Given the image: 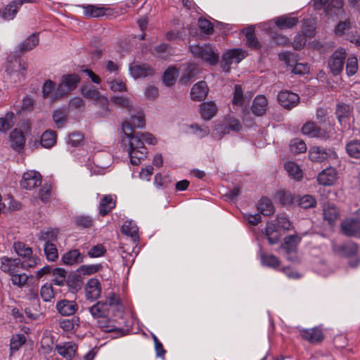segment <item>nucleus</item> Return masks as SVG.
Segmentation results:
<instances>
[{
	"mask_svg": "<svg viewBox=\"0 0 360 360\" xmlns=\"http://www.w3.org/2000/svg\"><path fill=\"white\" fill-rule=\"evenodd\" d=\"M110 99L114 104L126 108L130 114V120L122 122L124 136L122 144L127 148L131 163L138 165L146 158L148 153L144 143L155 145L157 143L156 139L150 133L136 132L134 130V128H143L145 126L144 114L141 110H135L128 98L114 96Z\"/></svg>",
	"mask_w": 360,
	"mask_h": 360,
	"instance_id": "1",
	"label": "nucleus"
},
{
	"mask_svg": "<svg viewBox=\"0 0 360 360\" xmlns=\"http://www.w3.org/2000/svg\"><path fill=\"white\" fill-rule=\"evenodd\" d=\"M189 49L195 58H200L211 65H214L219 62V54L215 52L210 44L191 45Z\"/></svg>",
	"mask_w": 360,
	"mask_h": 360,
	"instance_id": "2",
	"label": "nucleus"
},
{
	"mask_svg": "<svg viewBox=\"0 0 360 360\" xmlns=\"http://www.w3.org/2000/svg\"><path fill=\"white\" fill-rule=\"evenodd\" d=\"M80 82V77L75 74L63 75L56 87V92L53 95L54 98H62L74 91Z\"/></svg>",
	"mask_w": 360,
	"mask_h": 360,
	"instance_id": "3",
	"label": "nucleus"
},
{
	"mask_svg": "<svg viewBox=\"0 0 360 360\" xmlns=\"http://www.w3.org/2000/svg\"><path fill=\"white\" fill-rule=\"evenodd\" d=\"M309 158L312 162L321 163L337 160L338 156L333 148L314 146L309 150Z\"/></svg>",
	"mask_w": 360,
	"mask_h": 360,
	"instance_id": "4",
	"label": "nucleus"
},
{
	"mask_svg": "<svg viewBox=\"0 0 360 360\" xmlns=\"http://www.w3.org/2000/svg\"><path fill=\"white\" fill-rule=\"evenodd\" d=\"M246 56V51L241 49H231L225 51L222 55L221 63L223 71L229 72L231 65L239 63Z\"/></svg>",
	"mask_w": 360,
	"mask_h": 360,
	"instance_id": "5",
	"label": "nucleus"
},
{
	"mask_svg": "<svg viewBox=\"0 0 360 360\" xmlns=\"http://www.w3.org/2000/svg\"><path fill=\"white\" fill-rule=\"evenodd\" d=\"M13 248L15 253L24 259L22 262L29 269L35 267L40 262V259L33 255L32 249L25 243L15 242Z\"/></svg>",
	"mask_w": 360,
	"mask_h": 360,
	"instance_id": "6",
	"label": "nucleus"
},
{
	"mask_svg": "<svg viewBox=\"0 0 360 360\" xmlns=\"http://www.w3.org/2000/svg\"><path fill=\"white\" fill-rule=\"evenodd\" d=\"M278 58L283 61L288 66L292 68V72L295 75H302L309 71L307 63H295V56L292 53L283 52L279 53Z\"/></svg>",
	"mask_w": 360,
	"mask_h": 360,
	"instance_id": "7",
	"label": "nucleus"
},
{
	"mask_svg": "<svg viewBox=\"0 0 360 360\" xmlns=\"http://www.w3.org/2000/svg\"><path fill=\"white\" fill-rule=\"evenodd\" d=\"M347 53L345 49H336L328 60V67L334 76L340 75L343 70Z\"/></svg>",
	"mask_w": 360,
	"mask_h": 360,
	"instance_id": "8",
	"label": "nucleus"
},
{
	"mask_svg": "<svg viewBox=\"0 0 360 360\" xmlns=\"http://www.w3.org/2000/svg\"><path fill=\"white\" fill-rule=\"evenodd\" d=\"M0 261V269L9 274L11 276L18 272H20V269H30L19 258H11L5 256L1 257Z\"/></svg>",
	"mask_w": 360,
	"mask_h": 360,
	"instance_id": "9",
	"label": "nucleus"
},
{
	"mask_svg": "<svg viewBox=\"0 0 360 360\" xmlns=\"http://www.w3.org/2000/svg\"><path fill=\"white\" fill-rule=\"evenodd\" d=\"M27 68L25 63H22L20 60L15 58L8 63L6 71L15 82H20L25 78Z\"/></svg>",
	"mask_w": 360,
	"mask_h": 360,
	"instance_id": "10",
	"label": "nucleus"
},
{
	"mask_svg": "<svg viewBox=\"0 0 360 360\" xmlns=\"http://www.w3.org/2000/svg\"><path fill=\"white\" fill-rule=\"evenodd\" d=\"M302 133L309 138H318L321 140H328L330 133L326 129L321 128L314 122H307L302 127Z\"/></svg>",
	"mask_w": 360,
	"mask_h": 360,
	"instance_id": "11",
	"label": "nucleus"
},
{
	"mask_svg": "<svg viewBox=\"0 0 360 360\" xmlns=\"http://www.w3.org/2000/svg\"><path fill=\"white\" fill-rule=\"evenodd\" d=\"M341 230L347 236H359L360 235V217L355 216L346 218L341 223Z\"/></svg>",
	"mask_w": 360,
	"mask_h": 360,
	"instance_id": "12",
	"label": "nucleus"
},
{
	"mask_svg": "<svg viewBox=\"0 0 360 360\" xmlns=\"http://www.w3.org/2000/svg\"><path fill=\"white\" fill-rule=\"evenodd\" d=\"M257 209L260 213L255 214H247L245 217L248 220V222L253 226H256L262 221L261 214L264 217L270 216V200L268 198H262L259 201Z\"/></svg>",
	"mask_w": 360,
	"mask_h": 360,
	"instance_id": "13",
	"label": "nucleus"
},
{
	"mask_svg": "<svg viewBox=\"0 0 360 360\" xmlns=\"http://www.w3.org/2000/svg\"><path fill=\"white\" fill-rule=\"evenodd\" d=\"M278 103L286 110H291L297 105L300 102L299 96L290 91H281L277 96Z\"/></svg>",
	"mask_w": 360,
	"mask_h": 360,
	"instance_id": "14",
	"label": "nucleus"
},
{
	"mask_svg": "<svg viewBox=\"0 0 360 360\" xmlns=\"http://www.w3.org/2000/svg\"><path fill=\"white\" fill-rule=\"evenodd\" d=\"M41 184V174L35 171L25 172L20 181V186L22 188L32 190L39 186Z\"/></svg>",
	"mask_w": 360,
	"mask_h": 360,
	"instance_id": "15",
	"label": "nucleus"
},
{
	"mask_svg": "<svg viewBox=\"0 0 360 360\" xmlns=\"http://www.w3.org/2000/svg\"><path fill=\"white\" fill-rule=\"evenodd\" d=\"M306 233H303L302 236L298 234L289 235L284 238L283 243L281 245V248L285 252L290 255L291 253H296L297 248L302 241V236H305Z\"/></svg>",
	"mask_w": 360,
	"mask_h": 360,
	"instance_id": "16",
	"label": "nucleus"
},
{
	"mask_svg": "<svg viewBox=\"0 0 360 360\" xmlns=\"http://www.w3.org/2000/svg\"><path fill=\"white\" fill-rule=\"evenodd\" d=\"M29 2H31V0H14L11 1L10 4L6 5L1 12V17L5 20H13L15 17L20 7L24 3Z\"/></svg>",
	"mask_w": 360,
	"mask_h": 360,
	"instance_id": "17",
	"label": "nucleus"
},
{
	"mask_svg": "<svg viewBox=\"0 0 360 360\" xmlns=\"http://www.w3.org/2000/svg\"><path fill=\"white\" fill-rule=\"evenodd\" d=\"M338 179V172L335 168L329 167L322 170L317 176L319 184L323 186H332Z\"/></svg>",
	"mask_w": 360,
	"mask_h": 360,
	"instance_id": "18",
	"label": "nucleus"
},
{
	"mask_svg": "<svg viewBox=\"0 0 360 360\" xmlns=\"http://www.w3.org/2000/svg\"><path fill=\"white\" fill-rule=\"evenodd\" d=\"M101 292V287L99 281L96 278L89 279L85 285V297L88 300H97Z\"/></svg>",
	"mask_w": 360,
	"mask_h": 360,
	"instance_id": "19",
	"label": "nucleus"
},
{
	"mask_svg": "<svg viewBox=\"0 0 360 360\" xmlns=\"http://www.w3.org/2000/svg\"><path fill=\"white\" fill-rule=\"evenodd\" d=\"M300 336L302 339L309 342L311 344L321 342L324 339V335L321 329L317 327L310 329H303L300 331Z\"/></svg>",
	"mask_w": 360,
	"mask_h": 360,
	"instance_id": "20",
	"label": "nucleus"
},
{
	"mask_svg": "<svg viewBox=\"0 0 360 360\" xmlns=\"http://www.w3.org/2000/svg\"><path fill=\"white\" fill-rule=\"evenodd\" d=\"M59 314L63 316H71L78 309V305L73 300H62L58 301L56 305Z\"/></svg>",
	"mask_w": 360,
	"mask_h": 360,
	"instance_id": "21",
	"label": "nucleus"
},
{
	"mask_svg": "<svg viewBox=\"0 0 360 360\" xmlns=\"http://www.w3.org/2000/svg\"><path fill=\"white\" fill-rule=\"evenodd\" d=\"M129 72L131 76L135 78L146 77L153 73V69L146 64L133 63L129 66Z\"/></svg>",
	"mask_w": 360,
	"mask_h": 360,
	"instance_id": "22",
	"label": "nucleus"
},
{
	"mask_svg": "<svg viewBox=\"0 0 360 360\" xmlns=\"http://www.w3.org/2000/svg\"><path fill=\"white\" fill-rule=\"evenodd\" d=\"M77 346L72 342H63L56 346V349L59 355L71 360L75 355Z\"/></svg>",
	"mask_w": 360,
	"mask_h": 360,
	"instance_id": "23",
	"label": "nucleus"
},
{
	"mask_svg": "<svg viewBox=\"0 0 360 360\" xmlns=\"http://www.w3.org/2000/svg\"><path fill=\"white\" fill-rule=\"evenodd\" d=\"M333 250L340 256L350 257L356 255L358 247L355 243L349 241L344 244L334 246Z\"/></svg>",
	"mask_w": 360,
	"mask_h": 360,
	"instance_id": "24",
	"label": "nucleus"
},
{
	"mask_svg": "<svg viewBox=\"0 0 360 360\" xmlns=\"http://www.w3.org/2000/svg\"><path fill=\"white\" fill-rule=\"evenodd\" d=\"M295 198L289 191L281 189L274 195V201L283 207H289L294 203Z\"/></svg>",
	"mask_w": 360,
	"mask_h": 360,
	"instance_id": "25",
	"label": "nucleus"
},
{
	"mask_svg": "<svg viewBox=\"0 0 360 360\" xmlns=\"http://www.w3.org/2000/svg\"><path fill=\"white\" fill-rule=\"evenodd\" d=\"M208 93V86L204 81H200L193 86L191 96L193 100L200 101L204 100Z\"/></svg>",
	"mask_w": 360,
	"mask_h": 360,
	"instance_id": "26",
	"label": "nucleus"
},
{
	"mask_svg": "<svg viewBox=\"0 0 360 360\" xmlns=\"http://www.w3.org/2000/svg\"><path fill=\"white\" fill-rule=\"evenodd\" d=\"M96 326L105 333L115 331L120 328V325L117 324V321L110 319L109 315L96 321Z\"/></svg>",
	"mask_w": 360,
	"mask_h": 360,
	"instance_id": "27",
	"label": "nucleus"
},
{
	"mask_svg": "<svg viewBox=\"0 0 360 360\" xmlns=\"http://www.w3.org/2000/svg\"><path fill=\"white\" fill-rule=\"evenodd\" d=\"M89 311L92 317L98 321L109 315L110 311L107 308L106 304H103V302H97L96 304L89 307Z\"/></svg>",
	"mask_w": 360,
	"mask_h": 360,
	"instance_id": "28",
	"label": "nucleus"
},
{
	"mask_svg": "<svg viewBox=\"0 0 360 360\" xmlns=\"http://www.w3.org/2000/svg\"><path fill=\"white\" fill-rule=\"evenodd\" d=\"M58 229L46 228L40 231L38 238L44 244L54 243L58 240Z\"/></svg>",
	"mask_w": 360,
	"mask_h": 360,
	"instance_id": "29",
	"label": "nucleus"
},
{
	"mask_svg": "<svg viewBox=\"0 0 360 360\" xmlns=\"http://www.w3.org/2000/svg\"><path fill=\"white\" fill-rule=\"evenodd\" d=\"M292 229V224L285 215H278L271 223V233L280 231H289Z\"/></svg>",
	"mask_w": 360,
	"mask_h": 360,
	"instance_id": "30",
	"label": "nucleus"
},
{
	"mask_svg": "<svg viewBox=\"0 0 360 360\" xmlns=\"http://www.w3.org/2000/svg\"><path fill=\"white\" fill-rule=\"evenodd\" d=\"M10 142L11 147L18 152L21 151L25 146V137L22 132L18 129H14L10 135Z\"/></svg>",
	"mask_w": 360,
	"mask_h": 360,
	"instance_id": "31",
	"label": "nucleus"
},
{
	"mask_svg": "<svg viewBox=\"0 0 360 360\" xmlns=\"http://www.w3.org/2000/svg\"><path fill=\"white\" fill-rule=\"evenodd\" d=\"M84 256L77 250H71L62 256V261L66 265H74L83 262Z\"/></svg>",
	"mask_w": 360,
	"mask_h": 360,
	"instance_id": "32",
	"label": "nucleus"
},
{
	"mask_svg": "<svg viewBox=\"0 0 360 360\" xmlns=\"http://www.w3.org/2000/svg\"><path fill=\"white\" fill-rule=\"evenodd\" d=\"M274 20L276 25L281 30L292 28L294 26H295L299 22L297 18L290 17L288 15H282L280 17H277L274 18Z\"/></svg>",
	"mask_w": 360,
	"mask_h": 360,
	"instance_id": "33",
	"label": "nucleus"
},
{
	"mask_svg": "<svg viewBox=\"0 0 360 360\" xmlns=\"http://www.w3.org/2000/svg\"><path fill=\"white\" fill-rule=\"evenodd\" d=\"M266 106V98L263 96H257L253 101L251 110L256 116H261L265 113Z\"/></svg>",
	"mask_w": 360,
	"mask_h": 360,
	"instance_id": "34",
	"label": "nucleus"
},
{
	"mask_svg": "<svg viewBox=\"0 0 360 360\" xmlns=\"http://www.w3.org/2000/svg\"><path fill=\"white\" fill-rule=\"evenodd\" d=\"M314 36V30H307L302 34H297L292 41V47L295 50H301L304 48L307 42V37H313Z\"/></svg>",
	"mask_w": 360,
	"mask_h": 360,
	"instance_id": "35",
	"label": "nucleus"
},
{
	"mask_svg": "<svg viewBox=\"0 0 360 360\" xmlns=\"http://www.w3.org/2000/svg\"><path fill=\"white\" fill-rule=\"evenodd\" d=\"M200 107V112L202 117L207 120L212 119L217 111V105L212 101L203 103Z\"/></svg>",
	"mask_w": 360,
	"mask_h": 360,
	"instance_id": "36",
	"label": "nucleus"
},
{
	"mask_svg": "<svg viewBox=\"0 0 360 360\" xmlns=\"http://www.w3.org/2000/svg\"><path fill=\"white\" fill-rule=\"evenodd\" d=\"M56 87L55 82L51 79L46 80L42 86V97L45 99L49 98L52 103L60 100V98H53V95L56 92Z\"/></svg>",
	"mask_w": 360,
	"mask_h": 360,
	"instance_id": "37",
	"label": "nucleus"
},
{
	"mask_svg": "<svg viewBox=\"0 0 360 360\" xmlns=\"http://www.w3.org/2000/svg\"><path fill=\"white\" fill-rule=\"evenodd\" d=\"M115 207V200L112 195H105L100 202L99 212L102 216L106 215Z\"/></svg>",
	"mask_w": 360,
	"mask_h": 360,
	"instance_id": "38",
	"label": "nucleus"
},
{
	"mask_svg": "<svg viewBox=\"0 0 360 360\" xmlns=\"http://www.w3.org/2000/svg\"><path fill=\"white\" fill-rule=\"evenodd\" d=\"M284 168L288 175L295 180L300 181L302 178V171L295 162L288 161L285 163Z\"/></svg>",
	"mask_w": 360,
	"mask_h": 360,
	"instance_id": "39",
	"label": "nucleus"
},
{
	"mask_svg": "<svg viewBox=\"0 0 360 360\" xmlns=\"http://www.w3.org/2000/svg\"><path fill=\"white\" fill-rule=\"evenodd\" d=\"M94 104L101 108L97 112L101 117H107L110 115L109 101L105 96L101 95L100 98L94 102Z\"/></svg>",
	"mask_w": 360,
	"mask_h": 360,
	"instance_id": "40",
	"label": "nucleus"
},
{
	"mask_svg": "<svg viewBox=\"0 0 360 360\" xmlns=\"http://www.w3.org/2000/svg\"><path fill=\"white\" fill-rule=\"evenodd\" d=\"M103 303L106 304L107 308L109 309L110 311L116 310L121 312L123 311V307L120 303L119 296L115 293L109 294L105 302H103Z\"/></svg>",
	"mask_w": 360,
	"mask_h": 360,
	"instance_id": "41",
	"label": "nucleus"
},
{
	"mask_svg": "<svg viewBox=\"0 0 360 360\" xmlns=\"http://www.w3.org/2000/svg\"><path fill=\"white\" fill-rule=\"evenodd\" d=\"M339 217L338 208L333 204H328L323 208L324 219L328 221V224H333Z\"/></svg>",
	"mask_w": 360,
	"mask_h": 360,
	"instance_id": "42",
	"label": "nucleus"
},
{
	"mask_svg": "<svg viewBox=\"0 0 360 360\" xmlns=\"http://www.w3.org/2000/svg\"><path fill=\"white\" fill-rule=\"evenodd\" d=\"M60 327L65 332L75 333L79 326V319L73 317L70 319H63L59 322Z\"/></svg>",
	"mask_w": 360,
	"mask_h": 360,
	"instance_id": "43",
	"label": "nucleus"
},
{
	"mask_svg": "<svg viewBox=\"0 0 360 360\" xmlns=\"http://www.w3.org/2000/svg\"><path fill=\"white\" fill-rule=\"evenodd\" d=\"M56 134L53 130H46L41 137V144L44 148H50L56 143Z\"/></svg>",
	"mask_w": 360,
	"mask_h": 360,
	"instance_id": "44",
	"label": "nucleus"
},
{
	"mask_svg": "<svg viewBox=\"0 0 360 360\" xmlns=\"http://www.w3.org/2000/svg\"><path fill=\"white\" fill-rule=\"evenodd\" d=\"M347 155L353 158H360V141L353 139L349 141L345 146Z\"/></svg>",
	"mask_w": 360,
	"mask_h": 360,
	"instance_id": "45",
	"label": "nucleus"
},
{
	"mask_svg": "<svg viewBox=\"0 0 360 360\" xmlns=\"http://www.w3.org/2000/svg\"><path fill=\"white\" fill-rule=\"evenodd\" d=\"M246 37L247 45L252 49H258L260 47V44L255 36V27L250 26L243 30Z\"/></svg>",
	"mask_w": 360,
	"mask_h": 360,
	"instance_id": "46",
	"label": "nucleus"
},
{
	"mask_svg": "<svg viewBox=\"0 0 360 360\" xmlns=\"http://www.w3.org/2000/svg\"><path fill=\"white\" fill-rule=\"evenodd\" d=\"M39 44V37L37 34L29 36L18 48L20 51L26 52L33 49Z\"/></svg>",
	"mask_w": 360,
	"mask_h": 360,
	"instance_id": "47",
	"label": "nucleus"
},
{
	"mask_svg": "<svg viewBox=\"0 0 360 360\" xmlns=\"http://www.w3.org/2000/svg\"><path fill=\"white\" fill-rule=\"evenodd\" d=\"M80 93L84 98L90 99L94 102L98 99L101 96L96 89L90 85H84L81 86Z\"/></svg>",
	"mask_w": 360,
	"mask_h": 360,
	"instance_id": "48",
	"label": "nucleus"
},
{
	"mask_svg": "<svg viewBox=\"0 0 360 360\" xmlns=\"http://www.w3.org/2000/svg\"><path fill=\"white\" fill-rule=\"evenodd\" d=\"M106 9L104 7L88 5L84 6V14L89 18H98L105 14Z\"/></svg>",
	"mask_w": 360,
	"mask_h": 360,
	"instance_id": "49",
	"label": "nucleus"
},
{
	"mask_svg": "<svg viewBox=\"0 0 360 360\" xmlns=\"http://www.w3.org/2000/svg\"><path fill=\"white\" fill-rule=\"evenodd\" d=\"M179 73L176 68L174 67L168 68L163 74V82L168 86H172L178 77Z\"/></svg>",
	"mask_w": 360,
	"mask_h": 360,
	"instance_id": "50",
	"label": "nucleus"
},
{
	"mask_svg": "<svg viewBox=\"0 0 360 360\" xmlns=\"http://www.w3.org/2000/svg\"><path fill=\"white\" fill-rule=\"evenodd\" d=\"M122 232L127 236H131L134 240L139 238L138 227L135 223L131 221H126L122 226Z\"/></svg>",
	"mask_w": 360,
	"mask_h": 360,
	"instance_id": "51",
	"label": "nucleus"
},
{
	"mask_svg": "<svg viewBox=\"0 0 360 360\" xmlns=\"http://www.w3.org/2000/svg\"><path fill=\"white\" fill-rule=\"evenodd\" d=\"M335 115L340 124H342L350 115V106L345 103L338 104Z\"/></svg>",
	"mask_w": 360,
	"mask_h": 360,
	"instance_id": "52",
	"label": "nucleus"
},
{
	"mask_svg": "<svg viewBox=\"0 0 360 360\" xmlns=\"http://www.w3.org/2000/svg\"><path fill=\"white\" fill-rule=\"evenodd\" d=\"M25 313L31 320L38 319L41 315V308L39 303H31V306L25 308Z\"/></svg>",
	"mask_w": 360,
	"mask_h": 360,
	"instance_id": "53",
	"label": "nucleus"
},
{
	"mask_svg": "<svg viewBox=\"0 0 360 360\" xmlns=\"http://www.w3.org/2000/svg\"><path fill=\"white\" fill-rule=\"evenodd\" d=\"M44 252L49 262H55L58 259V249L54 243L44 244Z\"/></svg>",
	"mask_w": 360,
	"mask_h": 360,
	"instance_id": "54",
	"label": "nucleus"
},
{
	"mask_svg": "<svg viewBox=\"0 0 360 360\" xmlns=\"http://www.w3.org/2000/svg\"><path fill=\"white\" fill-rule=\"evenodd\" d=\"M11 280L13 285L20 288L25 287L30 276L25 273H16L11 276Z\"/></svg>",
	"mask_w": 360,
	"mask_h": 360,
	"instance_id": "55",
	"label": "nucleus"
},
{
	"mask_svg": "<svg viewBox=\"0 0 360 360\" xmlns=\"http://www.w3.org/2000/svg\"><path fill=\"white\" fill-rule=\"evenodd\" d=\"M242 126L240 121L234 119L230 120L228 124L225 127H218L216 128V131L222 132L223 134L229 133L230 131H238L241 129Z\"/></svg>",
	"mask_w": 360,
	"mask_h": 360,
	"instance_id": "56",
	"label": "nucleus"
},
{
	"mask_svg": "<svg viewBox=\"0 0 360 360\" xmlns=\"http://www.w3.org/2000/svg\"><path fill=\"white\" fill-rule=\"evenodd\" d=\"M68 119V115L64 109L59 108L53 112V120L58 128H61Z\"/></svg>",
	"mask_w": 360,
	"mask_h": 360,
	"instance_id": "57",
	"label": "nucleus"
},
{
	"mask_svg": "<svg viewBox=\"0 0 360 360\" xmlns=\"http://www.w3.org/2000/svg\"><path fill=\"white\" fill-rule=\"evenodd\" d=\"M351 28V22L349 20L340 21L335 28V34L339 37L345 36L349 34Z\"/></svg>",
	"mask_w": 360,
	"mask_h": 360,
	"instance_id": "58",
	"label": "nucleus"
},
{
	"mask_svg": "<svg viewBox=\"0 0 360 360\" xmlns=\"http://www.w3.org/2000/svg\"><path fill=\"white\" fill-rule=\"evenodd\" d=\"M53 283L58 286L63 285L66 281L67 272L62 268H55L53 270Z\"/></svg>",
	"mask_w": 360,
	"mask_h": 360,
	"instance_id": "59",
	"label": "nucleus"
},
{
	"mask_svg": "<svg viewBox=\"0 0 360 360\" xmlns=\"http://www.w3.org/2000/svg\"><path fill=\"white\" fill-rule=\"evenodd\" d=\"M25 342V337L22 334H17L12 336L10 341V349L11 352L18 351Z\"/></svg>",
	"mask_w": 360,
	"mask_h": 360,
	"instance_id": "60",
	"label": "nucleus"
},
{
	"mask_svg": "<svg viewBox=\"0 0 360 360\" xmlns=\"http://www.w3.org/2000/svg\"><path fill=\"white\" fill-rule=\"evenodd\" d=\"M290 150L296 154L304 153L307 150L305 142L300 139H294L290 143Z\"/></svg>",
	"mask_w": 360,
	"mask_h": 360,
	"instance_id": "61",
	"label": "nucleus"
},
{
	"mask_svg": "<svg viewBox=\"0 0 360 360\" xmlns=\"http://www.w3.org/2000/svg\"><path fill=\"white\" fill-rule=\"evenodd\" d=\"M298 205L304 209L314 207L316 205V200L311 195H304L298 200Z\"/></svg>",
	"mask_w": 360,
	"mask_h": 360,
	"instance_id": "62",
	"label": "nucleus"
},
{
	"mask_svg": "<svg viewBox=\"0 0 360 360\" xmlns=\"http://www.w3.org/2000/svg\"><path fill=\"white\" fill-rule=\"evenodd\" d=\"M198 73V68L196 65L190 64L185 69L181 77V81L183 83H187L189 80L193 77Z\"/></svg>",
	"mask_w": 360,
	"mask_h": 360,
	"instance_id": "63",
	"label": "nucleus"
},
{
	"mask_svg": "<svg viewBox=\"0 0 360 360\" xmlns=\"http://www.w3.org/2000/svg\"><path fill=\"white\" fill-rule=\"evenodd\" d=\"M358 70V61L355 56H350L347 58L346 63V73L350 77L355 75Z\"/></svg>",
	"mask_w": 360,
	"mask_h": 360,
	"instance_id": "64",
	"label": "nucleus"
}]
</instances>
